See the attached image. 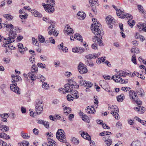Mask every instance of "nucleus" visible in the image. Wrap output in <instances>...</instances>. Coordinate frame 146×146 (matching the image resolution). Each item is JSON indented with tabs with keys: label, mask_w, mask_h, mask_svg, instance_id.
Returning a JSON list of instances; mask_svg holds the SVG:
<instances>
[{
	"label": "nucleus",
	"mask_w": 146,
	"mask_h": 146,
	"mask_svg": "<svg viewBox=\"0 0 146 146\" xmlns=\"http://www.w3.org/2000/svg\"><path fill=\"white\" fill-rule=\"evenodd\" d=\"M21 79V77L19 76H17L16 78L13 79L12 82V84L10 85L11 89L18 94H20V91L19 88L17 86L16 82L19 81Z\"/></svg>",
	"instance_id": "nucleus-3"
},
{
	"label": "nucleus",
	"mask_w": 146,
	"mask_h": 146,
	"mask_svg": "<svg viewBox=\"0 0 146 146\" xmlns=\"http://www.w3.org/2000/svg\"><path fill=\"white\" fill-rule=\"evenodd\" d=\"M134 110L137 111L139 113V112L141 110L145 111V109L143 107H141V106H138L137 107L134 108Z\"/></svg>",
	"instance_id": "nucleus-29"
},
{
	"label": "nucleus",
	"mask_w": 146,
	"mask_h": 146,
	"mask_svg": "<svg viewBox=\"0 0 146 146\" xmlns=\"http://www.w3.org/2000/svg\"><path fill=\"white\" fill-rule=\"evenodd\" d=\"M56 135L57 138L59 141L61 142L66 143V137L65 134H60Z\"/></svg>",
	"instance_id": "nucleus-15"
},
{
	"label": "nucleus",
	"mask_w": 146,
	"mask_h": 146,
	"mask_svg": "<svg viewBox=\"0 0 146 146\" xmlns=\"http://www.w3.org/2000/svg\"><path fill=\"white\" fill-rule=\"evenodd\" d=\"M48 39L50 42L52 44H55V40L52 37L49 38Z\"/></svg>",
	"instance_id": "nucleus-64"
},
{
	"label": "nucleus",
	"mask_w": 146,
	"mask_h": 146,
	"mask_svg": "<svg viewBox=\"0 0 146 146\" xmlns=\"http://www.w3.org/2000/svg\"><path fill=\"white\" fill-rule=\"evenodd\" d=\"M106 23L109 26V27L112 29L113 24V18L111 16H109L106 18Z\"/></svg>",
	"instance_id": "nucleus-13"
},
{
	"label": "nucleus",
	"mask_w": 146,
	"mask_h": 146,
	"mask_svg": "<svg viewBox=\"0 0 146 146\" xmlns=\"http://www.w3.org/2000/svg\"><path fill=\"white\" fill-rule=\"evenodd\" d=\"M65 29L66 31H67L68 33H72L73 31L72 29L70 28V27L68 25H66L65 26Z\"/></svg>",
	"instance_id": "nucleus-28"
},
{
	"label": "nucleus",
	"mask_w": 146,
	"mask_h": 146,
	"mask_svg": "<svg viewBox=\"0 0 146 146\" xmlns=\"http://www.w3.org/2000/svg\"><path fill=\"white\" fill-rule=\"evenodd\" d=\"M9 117V113H4L1 115L2 118H5L7 119Z\"/></svg>",
	"instance_id": "nucleus-52"
},
{
	"label": "nucleus",
	"mask_w": 146,
	"mask_h": 146,
	"mask_svg": "<svg viewBox=\"0 0 146 146\" xmlns=\"http://www.w3.org/2000/svg\"><path fill=\"white\" fill-rule=\"evenodd\" d=\"M72 82V84H67L64 85V90L66 92H71L73 90V88H78L79 86L76 85V83L74 81Z\"/></svg>",
	"instance_id": "nucleus-6"
},
{
	"label": "nucleus",
	"mask_w": 146,
	"mask_h": 146,
	"mask_svg": "<svg viewBox=\"0 0 146 146\" xmlns=\"http://www.w3.org/2000/svg\"><path fill=\"white\" fill-rule=\"evenodd\" d=\"M37 66L41 68H46L45 64L41 63H38Z\"/></svg>",
	"instance_id": "nucleus-49"
},
{
	"label": "nucleus",
	"mask_w": 146,
	"mask_h": 146,
	"mask_svg": "<svg viewBox=\"0 0 146 146\" xmlns=\"http://www.w3.org/2000/svg\"><path fill=\"white\" fill-rule=\"evenodd\" d=\"M94 24H92L91 26V28L92 32L96 35H99V37L95 36L93 40L94 42V40H97L98 43L100 46H103L102 41L100 38H102L101 35L103 34V31L102 30L101 26L99 22H97V24L94 23Z\"/></svg>",
	"instance_id": "nucleus-1"
},
{
	"label": "nucleus",
	"mask_w": 146,
	"mask_h": 146,
	"mask_svg": "<svg viewBox=\"0 0 146 146\" xmlns=\"http://www.w3.org/2000/svg\"><path fill=\"white\" fill-rule=\"evenodd\" d=\"M58 47L59 49H61L64 52H68V48L66 47L63 46V42H62L59 45H58Z\"/></svg>",
	"instance_id": "nucleus-23"
},
{
	"label": "nucleus",
	"mask_w": 146,
	"mask_h": 146,
	"mask_svg": "<svg viewBox=\"0 0 146 146\" xmlns=\"http://www.w3.org/2000/svg\"><path fill=\"white\" fill-rule=\"evenodd\" d=\"M37 123H38L42 124L46 128L49 127V123L48 122H47L42 120H38Z\"/></svg>",
	"instance_id": "nucleus-20"
},
{
	"label": "nucleus",
	"mask_w": 146,
	"mask_h": 146,
	"mask_svg": "<svg viewBox=\"0 0 146 146\" xmlns=\"http://www.w3.org/2000/svg\"><path fill=\"white\" fill-rule=\"evenodd\" d=\"M81 118H82V120L86 122L88 121L89 119V117L88 116L85 114L83 117H81Z\"/></svg>",
	"instance_id": "nucleus-50"
},
{
	"label": "nucleus",
	"mask_w": 146,
	"mask_h": 146,
	"mask_svg": "<svg viewBox=\"0 0 146 146\" xmlns=\"http://www.w3.org/2000/svg\"><path fill=\"white\" fill-rule=\"evenodd\" d=\"M66 97H67V100L69 101H71L73 100L74 97H72L70 95H68Z\"/></svg>",
	"instance_id": "nucleus-56"
},
{
	"label": "nucleus",
	"mask_w": 146,
	"mask_h": 146,
	"mask_svg": "<svg viewBox=\"0 0 146 146\" xmlns=\"http://www.w3.org/2000/svg\"><path fill=\"white\" fill-rule=\"evenodd\" d=\"M38 38L40 42L43 43L45 41V38L42 35H38Z\"/></svg>",
	"instance_id": "nucleus-33"
},
{
	"label": "nucleus",
	"mask_w": 146,
	"mask_h": 146,
	"mask_svg": "<svg viewBox=\"0 0 146 146\" xmlns=\"http://www.w3.org/2000/svg\"><path fill=\"white\" fill-rule=\"evenodd\" d=\"M72 95L74 96V98L78 99L79 96V94L76 90H74L71 92Z\"/></svg>",
	"instance_id": "nucleus-22"
},
{
	"label": "nucleus",
	"mask_w": 146,
	"mask_h": 146,
	"mask_svg": "<svg viewBox=\"0 0 146 146\" xmlns=\"http://www.w3.org/2000/svg\"><path fill=\"white\" fill-rule=\"evenodd\" d=\"M89 3L91 7H92L94 6V5L95 4V3H96V2H94V0H89Z\"/></svg>",
	"instance_id": "nucleus-63"
},
{
	"label": "nucleus",
	"mask_w": 146,
	"mask_h": 146,
	"mask_svg": "<svg viewBox=\"0 0 146 146\" xmlns=\"http://www.w3.org/2000/svg\"><path fill=\"white\" fill-rule=\"evenodd\" d=\"M74 38L76 39V38L77 39L81 41L82 40V38L81 35L78 33H76L75 35V36L74 37Z\"/></svg>",
	"instance_id": "nucleus-35"
},
{
	"label": "nucleus",
	"mask_w": 146,
	"mask_h": 146,
	"mask_svg": "<svg viewBox=\"0 0 146 146\" xmlns=\"http://www.w3.org/2000/svg\"><path fill=\"white\" fill-rule=\"evenodd\" d=\"M36 77V78L40 79V81L42 82H43L45 80V78L43 76L40 74L38 75Z\"/></svg>",
	"instance_id": "nucleus-38"
},
{
	"label": "nucleus",
	"mask_w": 146,
	"mask_h": 146,
	"mask_svg": "<svg viewBox=\"0 0 146 146\" xmlns=\"http://www.w3.org/2000/svg\"><path fill=\"white\" fill-rule=\"evenodd\" d=\"M29 142L27 141H25L20 143V146H27L29 145Z\"/></svg>",
	"instance_id": "nucleus-45"
},
{
	"label": "nucleus",
	"mask_w": 146,
	"mask_h": 146,
	"mask_svg": "<svg viewBox=\"0 0 146 146\" xmlns=\"http://www.w3.org/2000/svg\"><path fill=\"white\" fill-rule=\"evenodd\" d=\"M131 61L135 64H136V61L135 59V54H133L132 57Z\"/></svg>",
	"instance_id": "nucleus-55"
},
{
	"label": "nucleus",
	"mask_w": 146,
	"mask_h": 146,
	"mask_svg": "<svg viewBox=\"0 0 146 146\" xmlns=\"http://www.w3.org/2000/svg\"><path fill=\"white\" fill-rule=\"evenodd\" d=\"M118 113H114L111 112V114L116 119H119V117Z\"/></svg>",
	"instance_id": "nucleus-46"
},
{
	"label": "nucleus",
	"mask_w": 146,
	"mask_h": 146,
	"mask_svg": "<svg viewBox=\"0 0 146 146\" xmlns=\"http://www.w3.org/2000/svg\"><path fill=\"white\" fill-rule=\"evenodd\" d=\"M4 17L8 20H11L13 19L12 16L10 15L5 14L3 15Z\"/></svg>",
	"instance_id": "nucleus-44"
},
{
	"label": "nucleus",
	"mask_w": 146,
	"mask_h": 146,
	"mask_svg": "<svg viewBox=\"0 0 146 146\" xmlns=\"http://www.w3.org/2000/svg\"><path fill=\"white\" fill-rule=\"evenodd\" d=\"M29 60L32 64H33L35 62V58L34 56H32L31 57H30Z\"/></svg>",
	"instance_id": "nucleus-58"
},
{
	"label": "nucleus",
	"mask_w": 146,
	"mask_h": 146,
	"mask_svg": "<svg viewBox=\"0 0 146 146\" xmlns=\"http://www.w3.org/2000/svg\"><path fill=\"white\" fill-rule=\"evenodd\" d=\"M77 17L80 20L84 19L86 17L85 13L83 11H79L77 14Z\"/></svg>",
	"instance_id": "nucleus-19"
},
{
	"label": "nucleus",
	"mask_w": 146,
	"mask_h": 146,
	"mask_svg": "<svg viewBox=\"0 0 146 146\" xmlns=\"http://www.w3.org/2000/svg\"><path fill=\"white\" fill-rule=\"evenodd\" d=\"M21 135L25 139H27L29 137L27 133H24L23 132H21Z\"/></svg>",
	"instance_id": "nucleus-41"
},
{
	"label": "nucleus",
	"mask_w": 146,
	"mask_h": 146,
	"mask_svg": "<svg viewBox=\"0 0 146 146\" xmlns=\"http://www.w3.org/2000/svg\"><path fill=\"white\" fill-rule=\"evenodd\" d=\"M63 109L64 110V113L66 115H68L70 113L71 109L69 107H66Z\"/></svg>",
	"instance_id": "nucleus-26"
},
{
	"label": "nucleus",
	"mask_w": 146,
	"mask_h": 146,
	"mask_svg": "<svg viewBox=\"0 0 146 146\" xmlns=\"http://www.w3.org/2000/svg\"><path fill=\"white\" fill-rule=\"evenodd\" d=\"M138 7L139 11L140 12L142 13H144V11L143 7L140 5H138Z\"/></svg>",
	"instance_id": "nucleus-53"
},
{
	"label": "nucleus",
	"mask_w": 146,
	"mask_h": 146,
	"mask_svg": "<svg viewBox=\"0 0 146 146\" xmlns=\"http://www.w3.org/2000/svg\"><path fill=\"white\" fill-rule=\"evenodd\" d=\"M60 134H65V133L63 130L61 129H59L57 132L56 134V135H58Z\"/></svg>",
	"instance_id": "nucleus-48"
},
{
	"label": "nucleus",
	"mask_w": 146,
	"mask_h": 146,
	"mask_svg": "<svg viewBox=\"0 0 146 146\" xmlns=\"http://www.w3.org/2000/svg\"><path fill=\"white\" fill-rule=\"evenodd\" d=\"M82 137L88 140H90L91 138L90 136L88 135L87 133H85L84 131H82L80 133Z\"/></svg>",
	"instance_id": "nucleus-21"
},
{
	"label": "nucleus",
	"mask_w": 146,
	"mask_h": 146,
	"mask_svg": "<svg viewBox=\"0 0 146 146\" xmlns=\"http://www.w3.org/2000/svg\"><path fill=\"white\" fill-rule=\"evenodd\" d=\"M4 27H6L7 29H11L9 31V37L7 38H5L6 41H9V44H11L14 41V39L16 37V34L15 32L13 31V26L11 24H5L4 23Z\"/></svg>",
	"instance_id": "nucleus-2"
},
{
	"label": "nucleus",
	"mask_w": 146,
	"mask_h": 146,
	"mask_svg": "<svg viewBox=\"0 0 146 146\" xmlns=\"http://www.w3.org/2000/svg\"><path fill=\"white\" fill-rule=\"evenodd\" d=\"M107 131H104L102 133H100V135L101 136H105L103 138V139L104 140H105L104 139V137H106V135H107Z\"/></svg>",
	"instance_id": "nucleus-59"
},
{
	"label": "nucleus",
	"mask_w": 146,
	"mask_h": 146,
	"mask_svg": "<svg viewBox=\"0 0 146 146\" xmlns=\"http://www.w3.org/2000/svg\"><path fill=\"white\" fill-rule=\"evenodd\" d=\"M99 83L102 88L108 84L107 83L106 81L103 80H101L100 81Z\"/></svg>",
	"instance_id": "nucleus-39"
},
{
	"label": "nucleus",
	"mask_w": 146,
	"mask_h": 146,
	"mask_svg": "<svg viewBox=\"0 0 146 146\" xmlns=\"http://www.w3.org/2000/svg\"><path fill=\"white\" fill-rule=\"evenodd\" d=\"M119 73V77L123 76L125 77L127 75L129 74V73H127V72L123 71L122 70H120L119 71L118 73Z\"/></svg>",
	"instance_id": "nucleus-25"
},
{
	"label": "nucleus",
	"mask_w": 146,
	"mask_h": 146,
	"mask_svg": "<svg viewBox=\"0 0 146 146\" xmlns=\"http://www.w3.org/2000/svg\"><path fill=\"white\" fill-rule=\"evenodd\" d=\"M54 6H51V5H49L47 4L46 7H44V9L45 11L49 13H52L54 12Z\"/></svg>",
	"instance_id": "nucleus-16"
},
{
	"label": "nucleus",
	"mask_w": 146,
	"mask_h": 146,
	"mask_svg": "<svg viewBox=\"0 0 146 146\" xmlns=\"http://www.w3.org/2000/svg\"><path fill=\"white\" fill-rule=\"evenodd\" d=\"M137 25L138 27L140 29L143 31L144 30V28L145 27V24L144 23H139Z\"/></svg>",
	"instance_id": "nucleus-31"
},
{
	"label": "nucleus",
	"mask_w": 146,
	"mask_h": 146,
	"mask_svg": "<svg viewBox=\"0 0 146 146\" xmlns=\"http://www.w3.org/2000/svg\"><path fill=\"white\" fill-rule=\"evenodd\" d=\"M86 110L87 113L89 114H94L96 111L94 107L92 106H88Z\"/></svg>",
	"instance_id": "nucleus-18"
},
{
	"label": "nucleus",
	"mask_w": 146,
	"mask_h": 146,
	"mask_svg": "<svg viewBox=\"0 0 146 146\" xmlns=\"http://www.w3.org/2000/svg\"><path fill=\"white\" fill-rule=\"evenodd\" d=\"M0 136L1 137L5 139H9L10 138L9 135L3 133H1Z\"/></svg>",
	"instance_id": "nucleus-34"
},
{
	"label": "nucleus",
	"mask_w": 146,
	"mask_h": 146,
	"mask_svg": "<svg viewBox=\"0 0 146 146\" xmlns=\"http://www.w3.org/2000/svg\"><path fill=\"white\" fill-rule=\"evenodd\" d=\"M124 98V96L123 94H121L120 95L117 96V101L119 102H122Z\"/></svg>",
	"instance_id": "nucleus-27"
},
{
	"label": "nucleus",
	"mask_w": 146,
	"mask_h": 146,
	"mask_svg": "<svg viewBox=\"0 0 146 146\" xmlns=\"http://www.w3.org/2000/svg\"><path fill=\"white\" fill-rule=\"evenodd\" d=\"M72 142L73 143L76 145H77L79 143V140L76 138L74 137H73L72 139Z\"/></svg>",
	"instance_id": "nucleus-42"
},
{
	"label": "nucleus",
	"mask_w": 146,
	"mask_h": 146,
	"mask_svg": "<svg viewBox=\"0 0 146 146\" xmlns=\"http://www.w3.org/2000/svg\"><path fill=\"white\" fill-rule=\"evenodd\" d=\"M34 15L35 17H41V14L38 12L35 11L34 12Z\"/></svg>",
	"instance_id": "nucleus-47"
},
{
	"label": "nucleus",
	"mask_w": 146,
	"mask_h": 146,
	"mask_svg": "<svg viewBox=\"0 0 146 146\" xmlns=\"http://www.w3.org/2000/svg\"><path fill=\"white\" fill-rule=\"evenodd\" d=\"M78 53H82L84 51V49L83 48L80 47H79V48L78 49Z\"/></svg>",
	"instance_id": "nucleus-61"
},
{
	"label": "nucleus",
	"mask_w": 146,
	"mask_h": 146,
	"mask_svg": "<svg viewBox=\"0 0 146 146\" xmlns=\"http://www.w3.org/2000/svg\"><path fill=\"white\" fill-rule=\"evenodd\" d=\"M0 146H9L7 145V143L2 140H0Z\"/></svg>",
	"instance_id": "nucleus-60"
},
{
	"label": "nucleus",
	"mask_w": 146,
	"mask_h": 146,
	"mask_svg": "<svg viewBox=\"0 0 146 146\" xmlns=\"http://www.w3.org/2000/svg\"><path fill=\"white\" fill-rule=\"evenodd\" d=\"M32 40L33 43L36 46L38 45L39 44L37 43V41L35 38L33 37L32 39Z\"/></svg>",
	"instance_id": "nucleus-57"
},
{
	"label": "nucleus",
	"mask_w": 146,
	"mask_h": 146,
	"mask_svg": "<svg viewBox=\"0 0 146 146\" xmlns=\"http://www.w3.org/2000/svg\"><path fill=\"white\" fill-rule=\"evenodd\" d=\"M0 129L3 132H6L9 129V127L5 125H1L0 126Z\"/></svg>",
	"instance_id": "nucleus-24"
},
{
	"label": "nucleus",
	"mask_w": 146,
	"mask_h": 146,
	"mask_svg": "<svg viewBox=\"0 0 146 146\" xmlns=\"http://www.w3.org/2000/svg\"><path fill=\"white\" fill-rule=\"evenodd\" d=\"M135 97V98H138L137 94L140 95L142 96L144 95V90L141 88H139L137 90L136 93H134Z\"/></svg>",
	"instance_id": "nucleus-17"
},
{
	"label": "nucleus",
	"mask_w": 146,
	"mask_h": 146,
	"mask_svg": "<svg viewBox=\"0 0 146 146\" xmlns=\"http://www.w3.org/2000/svg\"><path fill=\"white\" fill-rule=\"evenodd\" d=\"M111 79H112L116 82H119L121 84L124 83L125 80L119 77V74L115 75L113 76Z\"/></svg>",
	"instance_id": "nucleus-11"
},
{
	"label": "nucleus",
	"mask_w": 146,
	"mask_h": 146,
	"mask_svg": "<svg viewBox=\"0 0 146 146\" xmlns=\"http://www.w3.org/2000/svg\"><path fill=\"white\" fill-rule=\"evenodd\" d=\"M35 110L37 114L42 113L43 111L44 104L42 101L39 100H37L35 102Z\"/></svg>",
	"instance_id": "nucleus-4"
},
{
	"label": "nucleus",
	"mask_w": 146,
	"mask_h": 146,
	"mask_svg": "<svg viewBox=\"0 0 146 146\" xmlns=\"http://www.w3.org/2000/svg\"><path fill=\"white\" fill-rule=\"evenodd\" d=\"M78 68V71L81 74H84L88 71L86 67L84 66V64L81 62L79 63Z\"/></svg>",
	"instance_id": "nucleus-9"
},
{
	"label": "nucleus",
	"mask_w": 146,
	"mask_h": 146,
	"mask_svg": "<svg viewBox=\"0 0 146 146\" xmlns=\"http://www.w3.org/2000/svg\"><path fill=\"white\" fill-rule=\"evenodd\" d=\"M31 71V72H29L28 73V76L29 78H30L33 81H34L36 78V75L34 74V73H37L38 71V68L34 64L32 66Z\"/></svg>",
	"instance_id": "nucleus-5"
},
{
	"label": "nucleus",
	"mask_w": 146,
	"mask_h": 146,
	"mask_svg": "<svg viewBox=\"0 0 146 146\" xmlns=\"http://www.w3.org/2000/svg\"><path fill=\"white\" fill-rule=\"evenodd\" d=\"M124 10H121L120 9H119L118 10H117L116 11V13L117 14V15L119 17V18H124L125 17L127 18L128 17H129L131 19L132 18V16L130 14H126L125 15L124 14Z\"/></svg>",
	"instance_id": "nucleus-7"
},
{
	"label": "nucleus",
	"mask_w": 146,
	"mask_h": 146,
	"mask_svg": "<svg viewBox=\"0 0 146 146\" xmlns=\"http://www.w3.org/2000/svg\"><path fill=\"white\" fill-rule=\"evenodd\" d=\"M129 20L128 21V23L129 25L131 27H132L135 25V22L134 20H132L133 17L131 19L129 17Z\"/></svg>",
	"instance_id": "nucleus-32"
},
{
	"label": "nucleus",
	"mask_w": 146,
	"mask_h": 146,
	"mask_svg": "<svg viewBox=\"0 0 146 146\" xmlns=\"http://www.w3.org/2000/svg\"><path fill=\"white\" fill-rule=\"evenodd\" d=\"M5 41H3L4 43L3 45L4 47H6L5 49V52L7 54L10 53L11 52V49L9 48V41H6L5 38H4Z\"/></svg>",
	"instance_id": "nucleus-12"
},
{
	"label": "nucleus",
	"mask_w": 146,
	"mask_h": 146,
	"mask_svg": "<svg viewBox=\"0 0 146 146\" xmlns=\"http://www.w3.org/2000/svg\"><path fill=\"white\" fill-rule=\"evenodd\" d=\"M42 87L45 90H48L49 88V85L46 82H42Z\"/></svg>",
	"instance_id": "nucleus-43"
},
{
	"label": "nucleus",
	"mask_w": 146,
	"mask_h": 146,
	"mask_svg": "<svg viewBox=\"0 0 146 146\" xmlns=\"http://www.w3.org/2000/svg\"><path fill=\"white\" fill-rule=\"evenodd\" d=\"M131 146H140L141 142L138 141H133L131 144Z\"/></svg>",
	"instance_id": "nucleus-30"
},
{
	"label": "nucleus",
	"mask_w": 146,
	"mask_h": 146,
	"mask_svg": "<svg viewBox=\"0 0 146 146\" xmlns=\"http://www.w3.org/2000/svg\"><path fill=\"white\" fill-rule=\"evenodd\" d=\"M27 16V15L26 14L24 15H20L19 16V17L21 19H25L26 18Z\"/></svg>",
	"instance_id": "nucleus-62"
},
{
	"label": "nucleus",
	"mask_w": 146,
	"mask_h": 146,
	"mask_svg": "<svg viewBox=\"0 0 146 146\" xmlns=\"http://www.w3.org/2000/svg\"><path fill=\"white\" fill-rule=\"evenodd\" d=\"M43 20L45 21V22L47 23L50 24V25L48 27V30L50 29L52 27V29H53L54 28L55 26V22L53 21H52L49 18L47 19L46 17H44L42 18Z\"/></svg>",
	"instance_id": "nucleus-10"
},
{
	"label": "nucleus",
	"mask_w": 146,
	"mask_h": 146,
	"mask_svg": "<svg viewBox=\"0 0 146 146\" xmlns=\"http://www.w3.org/2000/svg\"><path fill=\"white\" fill-rule=\"evenodd\" d=\"M86 64L90 66H92L94 65L93 63L91 60H88L86 61Z\"/></svg>",
	"instance_id": "nucleus-51"
},
{
	"label": "nucleus",
	"mask_w": 146,
	"mask_h": 146,
	"mask_svg": "<svg viewBox=\"0 0 146 146\" xmlns=\"http://www.w3.org/2000/svg\"><path fill=\"white\" fill-rule=\"evenodd\" d=\"M107 146H110V145L111 144L112 141L111 139H108L107 140H104Z\"/></svg>",
	"instance_id": "nucleus-40"
},
{
	"label": "nucleus",
	"mask_w": 146,
	"mask_h": 146,
	"mask_svg": "<svg viewBox=\"0 0 146 146\" xmlns=\"http://www.w3.org/2000/svg\"><path fill=\"white\" fill-rule=\"evenodd\" d=\"M79 79H80L81 80L79 81V83L80 85L82 86H86L89 88L92 87L93 84L92 83L90 82H87L85 80H82V77L81 76H78Z\"/></svg>",
	"instance_id": "nucleus-8"
},
{
	"label": "nucleus",
	"mask_w": 146,
	"mask_h": 146,
	"mask_svg": "<svg viewBox=\"0 0 146 146\" xmlns=\"http://www.w3.org/2000/svg\"><path fill=\"white\" fill-rule=\"evenodd\" d=\"M100 55V53L98 52L97 54L94 53L87 55L85 56V57L88 59H94L98 57Z\"/></svg>",
	"instance_id": "nucleus-14"
},
{
	"label": "nucleus",
	"mask_w": 146,
	"mask_h": 146,
	"mask_svg": "<svg viewBox=\"0 0 146 146\" xmlns=\"http://www.w3.org/2000/svg\"><path fill=\"white\" fill-rule=\"evenodd\" d=\"M47 3V5H51V6H54L55 5L54 0H48Z\"/></svg>",
	"instance_id": "nucleus-37"
},
{
	"label": "nucleus",
	"mask_w": 146,
	"mask_h": 146,
	"mask_svg": "<svg viewBox=\"0 0 146 146\" xmlns=\"http://www.w3.org/2000/svg\"><path fill=\"white\" fill-rule=\"evenodd\" d=\"M134 93V91L133 90H130L129 92V96L130 97V98L133 99V100H134V98H133V95Z\"/></svg>",
	"instance_id": "nucleus-54"
},
{
	"label": "nucleus",
	"mask_w": 146,
	"mask_h": 146,
	"mask_svg": "<svg viewBox=\"0 0 146 146\" xmlns=\"http://www.w3.org/2000/svg\"><path fill=\"white\" fill-rule=\"evenodd\" d=\"M134 101L136 103L138 106H140L142 105V102L139 100L138 98H134Z\"/></svg>",
	"instance_id": "nucleus-36"
}]
</instances>
